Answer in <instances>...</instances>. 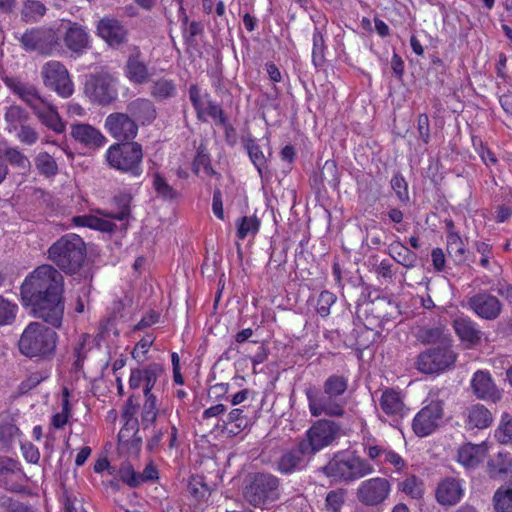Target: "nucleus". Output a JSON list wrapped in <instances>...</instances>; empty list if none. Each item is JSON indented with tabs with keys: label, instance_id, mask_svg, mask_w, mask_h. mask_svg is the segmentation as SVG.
Masks as SVG:
<instances>
[{
	"label": "nucleus",
	"instance_id": "1",
	"mask_svg": "<svg viewBox=\"0 0 512 512\" xmlns=\"http://www.w3.org/2000/svg\"><path fill=\"white\" fill-rule=\"evenodd\" d=\"M64 279L51 265L36 268L21 285V299L31 306L33 313L55 328L62 325L64 301L62 298Z\"/></svg>",
	"mask_w": 512,
	"mask_h": 512
},
{
	"label": "nucleus",
	"instance_id": "2",
	"mask_svg": "<svg viewBox=\"0 0 512 512\" xmlns=\"http://www.w3.org/2000/svg\"><path fill=\"white\" fill-rule=\"evenodd\" d=\"M348 388V379L343 375H330L323 383L322 391L314 386L306 388L305 395L312 416L342 417L345 413L344 394Z\"/></svg>",
	"mask_w": 512,
	"mask_h": 512
},
{
	"label": "nucleus",
	"instance_id": "3",
	"mask_svg": "<svg viewBox=\"0 0 512 512\" xmlns=\"http://www.w3.org/2000/svg\"><path fill=\"white\" fill-rule=\"evenodd\" d=\"M57 333L40 322L29 323L18 341L21 354L29 358L47 359L54 355Z\"/></svg>",
	"mask_w": 512,
	"mask_h": 512
},
{
	"label": "nucleus",
	"instance_id": "4",
	"mask_svg": "<svg viewBox=\"0 0 512 512\" xmlns=\"http://www.w3.org/2000/svg\"><path fill=\"white\" fill-rule=\"evenodd\" d=\"M48 258L63 272L75 274L86 258L85 243L76 234L63 235L48 249Z\"/></svg>",
	"mask_w": 512,
	"mask_h": 512
},
{
	"label": "nucleus",
	"instance_id": "5",
	"mask_svg": "<svg viewBox=\"0 0 512 512\" xmlns=\"http://www.w3.org/2000/svg\"><path fill=\"white\" fill-rule=\"evenodd\" d=\"M106 160L111 168L134 177H139L143 172V150L137 142L111 145L106 152Z\"/></svg>",
	"mask_w": 512,
	"mask_h": 512
},
{
	"label": "nucleus",
	"instance_id": "6",
	"mask_svg": "<svg viewBox=\"0 0 512 512\" xmlns=\"http://www.w3.org/2000/svg\"><path fill=\"white\" fill-rule=\"evenodd\" d=\"M373 471V467L367 461L353 454L335 455L324 467L327 477L344 482L362 478Z\"/></svg>",
	"mask_w": 512,
	"mask_h": 512
},
{
	"label": "nucleus",
	"instance_id": "7",
	"mask_svg": "<svg viewBox=\"0 0 512 512\" xmlns=\"http://www.w3.org/2000/svg\"><path fill=\"white\" fill-rule=\"evenodd\" d=\"M245 499L258 507L279 497V479L270 473H256L244 491Z\"/></svg>",
	"mask_w": 512,
	"mask_h": 512
},
{
	"label": "nucleus",
	"instance_id": "8",
	"mask_svg": "<svg viewBox=\"0 0 512 512\" xmlns=\"http://www.w3.org/2000/svg\"><path fill=\"white\" fill-rule=\"evenodd\" d=\"M341 434V425L333 420L320 419L307 430L306 437L301 440L306 449L314 455L331 445Z\"/></svg>",
	"mask_w": 512,
	"mask_h": 512
},
{
	"label": "nucleus",
	"instance_id": "9",
	"mask_svg": "<svg viewBox=\"0 0 512 512\" xmlns=\"http://www.w3.org/2000/svg\"><path fill=\"white\" fill-rule=\"evenodd\" d=\"M20 42L26 51H35L43 56L59 53L62 49L60 38L53 29H30L21 36Z\"/></svg>",
	"mask_w": 512,
	"mask_h": 512
},
{
	"label": "nucleus",
	"instance_id": "10",
	"mask_svg": "<svg viewBox=\"0 0 512 512\" xmlns=\"http://www.w3.org/2000/svg\"><path fill=\"white\" fill-rule=\"evenodd\" d=\"M455 360L456 355L450 345L437 346L420 353L415 367L424 374L439 373L450 367Z\"/></svg>",
	"mask_w": 512,
	"mask_h": 512
},
{
	"label": "nucleus",
	"instance_id": "11",
	"mask_svg": "<svg viewBox=\"0 0 512 512\" xmlns=\"http://www.w3.org/2000/svg\"><path fill=\"white\" fill-rule=\"evenodd\" d=\"M43 84L58 95L67 98L73 94V82L66 67L59 61L50 60L41 68Z\"/></svg>",
	"mask_w": 512,
	"mask_h": 512
},
{
	"label": "nucleus",
	"instance_id": "12",
	"mask_svg": "<svg viewBox=\"0 0 512 512\" xmlns=\"http://www.w3.org/2000/svg\"><path fill=\"white\" fill-rule=\"evenodd\" d=\"M85 93L91 101L108 105L117 98L116 80L107 73L91 75L85 83Z\"/></svg>",
	"mask_w": 512,
	"mask_h": 512
},
{
	"label": "nucleus",
	"instance_id": "13",
	"mask_svg": "<svg viewBox=\"0 0 512 512\" xmlns=\"http://www.w3.org/2000/svg\"><path fill=\"white\" fill-rule=\"evenodd\" d=\"M443 402L431 401L424 406L414 417L412 428L419 437H426L434 432L443 418Z\"/></svg>",
	"mask_w": 512,
	"mask_h": 512
},
{
	"label": "nucleus",
	"instance_id": "14",
	"mask_svg": "<svg viewBox=\"0 0 512 512\" xmlns=\"http://www.w3.org/2000/svg\"><path fill=\"white\" fill-rule=\"evenodd\" d=\"M104 127L118 141L131 142L138 133V125L129 113H112L105 119Z\"/></svg>",
	"mask_w": 512,
	"mask_h": 512
},
{
	"label": "nucleus",
	"instance_id": "15",
	"mask_svg": "<svg viewBox=\"0 0 512 512\" xmlns=\"http://www.w3.org/2000/svg\"><path fill=\"white\" fill-rule=\"evenodd\" d=\"M390 490L391 485L386 478L375 477L361 482L357 489V498L365 505L375 506L385 501Z\"/></svg>",
	"mask_w": 512,
	"mask_h": 512
},
{
	"label": "nucleus",
	"instance_id": "16",
	"mask_svg": "<svg viewBox=\"0 0 512 512\" xmlns=\"http://www.w3.org/2000/svg\"><path fill=\"white\" fill-rule=\"evenodd\" d=\"M163 371V367L157 363L149 364L143 368L132 369L129 378V387L131 389H138L143 385L145 398L155 396L152 393V389L155 387L159 377L163 374Z\"/></svg>",
	"mask_w": 512,
	"mask_h": 512
},
{
	"label": "nucleus",
	"instance_id": "17",
	"mask_svg": "<svg viewBox=\"0 0 512 512\" xmlns=\"http://www.w3.org/2000/svg\"><path fill=\"white\" fill-rule=\"evenodd\" d=\"M98 35L112 48H119L128 41V30L113 17L102 18L97 25Z\"/></svg>",
	"mask_w": 512,
	"mask_h": 512
},
{
	"label": "nucleus",
	"instance_id": "18",
	"mask_svg": "<svg viewBox=\"0 0 512 512\" xmlns=\"http://www.w3.org/2000/svg\"><path fill=\"white\" fill-rule=\"evenodd\" d=\"M468 304L479 317L486 320L498 318L502 311V303L499 299L486 292L472 296Z\"/></svg>",
	"mask_w": 512,
	"mask_h": 512
},
{
	"label": "nucleus",
	"instance_id": "19",
	"mask_svg": "<svg viewBox=\"0 0 512 512\" xmlns=\"http://www.w3.org/2000/svg\"><path fill=\"white\" fill-rule=\"evenodd\" d=\"M471 389L479 399L497 402L501 399L502 393L492 380L491 375L482 370L474 373L471 380Z\"/></svg>",
	"mask_w": 512,
	"mask_h": 512
},
{
	"label": "nucleus",
	"instance_id": "20",
	"mask_svg": "<svg viewBox=\"0 0 512 512\" xmlns=\"http://www.w3.org/2000/svg\"><path fill=\"white\" fill-rule=\"evenodd\" d=\"M126 77L135 84H144L151 76L148 65L143 59V54L138 46H134L125 64Z\"/></svg>",
	"mask_w": 512,
	"mask_h": 512
},
{
	"label": "nucleus",
	"instance_id": "21",
	"mask_svg": "<svg viewBox=\"0 0 512 512\" xmlns=\"http://www.w3.org/2000/svg\"><path fill=\"white\" fill-rule=\"evenodd\" d=\"M312 455L300 441L295 447L284 451L276 462L282 474H291L304 466L306 456Z\"/></svg>",
	"mask_w": 512,
	"mask_h": 512
},
{
	"label": "nucleus",
	"instance_id": "22",
	"mask_svg": "<svg viewBox=\"0 0 512 512\" xmlns=\"http://www.w3.org/2000/svg\"><path fill=\"white\" fill-rule=\"evenodd\" d=\"M3 82L14 94H16L32 109L38 103H44V98L40 96L35 85L25 82L19 77L13 76H5L3 78Z\"/></svg>",
	"mask_w": 512,
	"mask_h": 512
},
{
	"label": "nucleus",
	"instance_id": "23",
	"mask_svg": "<svg viewBox=\"0 0 512 512\" xmlns=\"http://www.w3.org/2000/svg\"><path fill=\"white\" fill-rule=\"evenodd\" d=\"M70 135L76 142L89 148H99L106 142L105 136L97 128L87 123L71 124Z\"/></svg>",
	"mask_w": 512,
	"mask_h": 512
},
{
	"label": "nucleus",
	"instance_id": "24",
	"mask_svg": "<svg viewBox=\"0 0 512 512\" xmlns=\"http://www.w3.org/2000/svg\"><path fill=\"white\" fill-rule=\"evenodd\" d=\"M436 500L443 506L457 504L463 496V488L460 480L447 477L441 480L435 492Z\"/></svg>",
	"mask_w": 512,
	"mask_h": 512
},
{
	"label": "nucleus",
	"instance_id": "25",
	"mask_svg": "<svg viewBox=\"0 0 512 512\" xmlns=\"http://www.w3.org/2000/svg\"><path fill=\"white\" fill-rule=\"evenodd\" d=\"M487 452L485 443H466L459 447L457 461L466 469H474L485 459Z\"/></svg>",
	"mask_w": 512,
	"mask_h": 512
},
{
	"label": "nucleus",
	"instance_id": "26",
	"mask_svg": "<svg viewBox=\"0 0 512 512\" xmlns=\"http://www.w3.org/2000/svg\"><path fill=\"white\" fill-rule=\"evenodd\" d=\"M486 472L493 480H506L512 475V456L509 452H499L492 456L486 465Z\"/></svg>",
	"mask_w": 512,
	"mask_h": 512
},
{
	"label": "nucleus",
	"instance_id": "27",
	"mask_svg": "<svg viewBox=\"0 0 512 512\" xmlns=\"http://www.w3.org/2000/svg\"><path fill=\"white\" fill-rule=\"evenodd\" d=\"M65 46L73 53L80 55L89 47V35L77 23H70L63 35Z\"/></svg>",
	"mask_w": 512,
	"mask_h": 512
},
{
	"label": "nucleus",
	"instance_id": "28",
	"mask_svg": "<svg viewBox=\"0 0 512 512\" xmlns=\"http://www.w3.org/2000/svg\"><path fill=\"white\" fill-rule=\"evenodd\" d=\"M127 112L135 122L139 121L142 125L150 124L157 116L153 102L146 98H137L129 102Z\"/></svg>",
	"mask_w": 512,
	"mask_h": 512
},
{
	"label": "nucleus",
	"instance_id": "29",
	"mask_svg": "<svg viewBox=\"0 0 512 512\" xmlns=\"http://www.w3.org/2000/svg\"><path fill=\"white\" fill-rule=\"evenodd\" d=\"M124 424L118 434V442L129 451H139L142 438L138 436V419H123Z\"/></svg>",
	"mask_w": 512,
	"mask_h": 512
},
{
	"label": "nucleus",
	"instance_id": "30",
	"mask_svg": "<svg viewBox=\"0 0 512 512\" xmlns=\"http://www.w3.org/2000/svg\"><path fill=\"white\" fill-rule=\"evenodd\" d=\"M34 113L37 115L39 120L57 133H61L65 129L64 123L61 121L57 111L52 107L45 99L44 103H38L33 108Z\"/></svg>",
	"mask_w": 512,
	"mask_h": 512
},
{
	"label": "nucleus",
	"instance_id": "31",
	"mask_svg": "<svg viewBox=\"0 0 512 512\" xmlns=\"http://www.w3.org/2000/svg\"><path fill=\"white\" fill-rule=\"evenodd\" d=\"M492 421L491 412L482 404H476L467 409V425L472 429L487 428Z\"/></svg>",
	"mask_w": 512,
	"mask_h": 512
},
{
	"label": "nucleus",
	"instance_id": "32",
	"mask_svg": "<svg viewBox=\"0 0 512 512\" xmlns=\"http://www.w3.org/2000/svg\"><path fill=\"white\" fill-rule=\"evenodd\" d=\"M223 424L228 434L237 435L249 426V418L243 409L235 408L228 413Z\"/></svg>",
	"mask_w": 512,
	"mask_h": 512
},
{
	"label": "nucleus",
	"instance_id": "33",
	"mask_svg": "<svg viewBox=\"0 0 512 512\" xmlns=\"http://www.w3.org/2000/svg\"><path fill=\"white\" fill-rule=\"evenodd\" d=\"M389 254L397 263L406 268H413L417 264V255L399 241L390 244Z\"/></svg>",
	"mask_w": 512,
	"mask_h": 512
},
{
	"label": "nucleus",
	"instance_id": "34",
	"mask_svg": "<svg viewBox=\"0 0 512 512\" xmlns=\"http://www.w3.org/2000/svg\"><path fill=\"white\" fill-rule=\"evenodd\" d=\"M454 328L457 335L464 341L471 344L477 343L481 338V331L475 322L469 318H458L454 321Z\"/></svg>",
	"mask_w": 512,
	"mask_h": 512
},
{
	"label": "nucleus",
	"instance_id": "35",
	"mask_svg": "<svg viewBox=\"0 0 512 512\" xmlns=\"http://www.w3.org/2000/svg\"><path fill=\"white\" fill-rule=\"evenodd\" d=\"M177 94V87L173 80L159 78L151 82L150 95L157 101L173 98Z\"/></svg>",
	"mask_w": 512,
	"mask_h": 512
},
{
	"label": "nucleus",
	"instance_id": "36",
	"mask_svg": "<svg viewBox=\"0 0 512 512\" xmlns=\"http://www.w3.org/2000/svg\"><path fill=\"white\" fill-rule=\"evenodd\" d=\"M47 12V8L40 0H23L20 15L27 23L39 21Z\"/></svg>",
	"mask_w": 512,
	"mask_h": 512
},
{
	"label": "nucleus",
	"instance_id": "37",
	"mask_svg": "<svg viewBox=\"0 0 512 512\" xmlns=\"http://www.w3.org/2000/svg\"><path fill=\"white\" fill-rule=\"evenodd\" d=\"M21 431L12 420L0 422V444L3 449L10 450L16 443H20Z\"/></svg>",
	"mask_w": 512,
	"mask_h": 512
},
{
	"label": "nucleus",
	"instance_id": "38",
	"mask_svg": "<svg viewBox=\"0 0 512 512\" xmlns=\"http://www.w3.org/2000/svg\"><path fill=\"white\" fill-rule=\"evenodd\" d=\"M38 173L45 178H53L59 173L56 159L47 152H39L34 158Z\"/></svg>",
	"mask_w": 512,
	"mask_h": 512
},
{
	"label": "nucleus",
	"instance_id": "39",
	"mask_svg": "<svg viewBox=\"0 0 512 512\" xmlns=\"http://www.w3.org/2000/svg\"><path fill=\"white\" fill-rule=\"evenodd\" d=\"M380 407L388 415H397L403 410L404 404L398 392L388 389L382 393Z\"/></svg>",
	"mask_w": 512,
	"mask_h": 512
},
{
	"label": "nucleus",
	"instance_id": "40",
	"mask_svg": "<svg viewBox=\"0 0 512 512\" xmlns=\"http://www.w3.org/2000/svg\"><path fill=\"white\" fill-rule=\"evenodd\" d=\"M447 251L457 264L466 260V248L461 237L456 233L447 236Z\"/></svg>",
	"mask_w": 512,
	"mask_h": 512
},
{
	"label": "nucleus",
	"instance_id": "41",
	"mask_svg": "<svg viewBox=\"0 0 512 512\" xmlns=\"http://www.w3.org/2000/svg\"><path fill=\"white\" fill-rule=\"evenodd\" d=\"M244 147L248 152L249 158L257 168L259 174H262L263 169L266 167V157L261 150L260 146L255 142L254 139L248 137L243 140Z\"/></svg>",
	"mask_w": 512,
	"mask_h": 512
},
{
	"label": "nucleus",
	"instance_id": "42",
	"mask_svg": "<svg viewBox=\"0 0 512 512\" xmlns=\"http://www.w3.org/2000/svg\"><path fill=\"white\" fill-rule=\"evenodd\" d=\"M419 339L423 343H437L440 342L439 346L449 345L450 339L445 333V329L443 327H434V328H423L419 331L418 334Z\"/></svg>",
	"mask_w": 512,
	"mask_h": 512
},
{
	"label": "nucleus",
	"instance_id": "43",
	"mask_svg": "<svg viewBox=\"0 0 512 512\" xmlns=\"http://www.w3.org/2000/svg\"><path fill=\"white\" fill-rule=\"evenodd\" d=\"M29 115L20 106L12 105L7 108L5 113V120L8 123L9 131L16 130L28 121Z\"/></svg>",
	"mask_w": 512,
	"mask_h": 512
},
{
	"label": "nucleus",
	"instance_id": "44",
	"mask_svg": "<svg viewBox=\"0 0 512 512\" xmlns=\"http://www.w3.org/2000/svg\"><path fill=\"white\" fill-rule=\"evenodd\" d=\"M156 403V396H149L148 398H145L141 411V423L144 428L154 424L157 420L159 409Z\"/></svg>",
	"mask_w": 512,
	"mask_h": 512
},
{
	"label": "nucleus",
	"instance_id": "45",
	"mask_svg": "<svg viewBox=\"0 0 512 512\" xmlns=\"http://www.w3.org/2000/svg\"><path fill=\"white\" fill-rule=\"evenodd\" d=\"M2 154L12 166L21 169L23 172L29 171L31 167L30 160L17 148H6Z\"/></svg>",
	"mask_w": 512,
	"mask_h": 512
},
{
	"label": "nucleus",
	"instance_id": "46",
	"mask_svg": "<svg viewBox=\"0 0 512 512\" xmlns=\"http://www.w3.org/2000/svg\"><path fill=\"white\" fill-rule=\"evenodd\" d=\"M17 312V304L0 295V326L13 324Z\"/></svg>",
	"mask_w": 512,
	"mask_h": 512
},
{
	"label": "nucleus",
	"instance_id": "47",
	"mask_svg": "<svg viewBox=\"0 0 512 512\" xmlns=\"http://www.w3.org/2000/svg\"><path fill=\"white\" fill-rule=\"evenodd\" d=\"M493 502L495 512H512V488H499L493 496Z\"/></svg>",
	"mask_w": 512,
	"mask_h": 512
},
{
	"label": "nucleus",
	"instance_id": "48",
	"mask_svg": "<svg viewBox=\"0 0 512 512\" xmlns=\"http://www.w3.org/2000/svg\"><path fill=\"white\" fill-rule=\"evenodd\" d=\"M260 222L255 216H244L238 220L237 236L239 239H245L248 235L256 234L259 230Z\"/></svg>",
	"mask_w": 512,
	"mask_h": 512
},
{
	"label": "nucleus",
	"instance_id": "49",
	"mask_svg": "<svg viewBox=\"0 0 512 512\" xmlns=\"http://www.w3.org/2000/svg\"><path fill=\"white\" fill-rule=\"evenodd\" d=\"M120 479L129 487L135 488L141 485L140 473L136 472L129 462H124L119 467Z\"/></svg>",
	"mask_w": 512,
	"mask_h": 512
},
{
	"label": "nucleus",
	"instance_id": "50",
	"mask_svg": "<svg viewBox=\"0 0 512 512\" xmlns=\"http://www.w3.org/2000/svg\"><path fill=\"white\" fill-rule=\"evenodd\" d=\"M379 337V333L366 326L355 329V340L359 349H366Z\"/></svg>",
	"mask_w": 512,
	"mask_h": 512
},
{
	"label": "nucleus",
	"instance_id": "51",
	"mask_svg": "<svg viewBox=\"0 0 512 512\" xmlns=\"http://www.w3.org/2000/svg\"><path fill=\"white\" fill-rule=\"evenodd\" d=\"M153 188L157 195L163 199L172 200L177 196L174 188L168 184L166 179L160 173H155L153 176Z\"/></svg>",
	"mask_w": 512,
	"mask_h": 512
},
{
	"label": "nucleus",
	"instance_id": "52",
	"mask_svg": "<svg viewBox=\"0 0 512 512\" xmlns=\"http://www.w3.org/2000/svg\"><path fill=\"white\" fill-rule=\"evenodd\" d=\"M0 512H34L31 506H28L7 495L0 496Z\"/></svg>",
	"mask_w": 512,
	"mask_h": 512
},
{
	"label": "nucleus",
	"instance_id": "53",
	"mask_svg": "<svg viewBox=\"0 0 512 512\" xmlns=\"http://www.w3.org/2000/svg\"><path fill=\"white\" fill-rule=\"evenodd\" d=\"M74 222L79 226L89 227L101 231H108L111 225L108 221L102 220L95 216L87 215L75 217Z\"/></svg>",
	"mask_w": 512,
	"mask_h": 512
},
{
	"label": "nucleus",
	"instance_id": "54",
	"mask_svg": "<svg viewBox=\"0 0 512 512\" xmlns=\"http://www.w3.org/2000/svg\"><path fill=\"white\" fill-rule=\"evenodd\" d=\"M336 297L329 291H322L317 300L316 310L322 317L330 313L331 306L335 303Z\"/></svg>",
	"mask_w": 512,
	"mask_h": 512
},
{
	"label": "nucleus",
	"instance_id": "55",
	"mask_svg": "<svg viewBox=\"0 0 512 512\" xmlns=\"http://www.w3.org/2000/svg\"><path fill=\"white\" fill-rule=\"evenodd\" d=\"M391 187L402 203H407L409 201L407 182L401 175L397 174L393 176L391 179Z\"/></svg>",
	"mask_w": 512,
	"mask_h": 512
},
{
	"label": "nucleus",
	"instance_id": "56",
	"mask_svg": "<svg viewBox=\"0 0 512 512\" xmlns=\"http://www.w3.org/2000/svg\"><path fill=\"white\" fill-rule=\"evenodd\" d=\"M115 202L119 207V212L115 215V218L122 221L126 219L130 214V203L132 196L127 193H121L115 196Z\"/></svg>",
	"mask_w": 512,
	"mask_h": 512
},
{
	"label": "nucleus",
	"instance_id": "57",
	"mask_svg": "<svg viewBox=\"0 0 512 512\" xmlns=\"http://www.w3.org/2000/svg\"><path fill=\"white\" fill-rule=\"evenodd\" d=\"M497 437L503 444L512 442V417L505 415L497 430Z\"/></svg>",
	"mask_w": 512,
	"mask_h": 512
},
{
	"label": "nucleus",
	"instance_id": "58",
	"mask_svg": "<svg viewBox=\"0 0 512 512\" xmlns=\"http://www.w3.org/2000/svg\"><path fill=\"white\" fill-rule=\"evenodd\" d=\"M344 503V491L333 490L326 496V508L331 512H339Z\"/></svg>",
	"mask_w": 512,
	"mask_h": 512
},
{
	"label": "nucleus",
	"instance_id": "59",
	"mask_svg": "<svg viewBox=\"0 0 512 512\" xmlns=\"http://www.w3.org/2000/svg\"><path fill=\"white\" fill-rule=\"evenodd\" d=\"M400 489L413 498H417L421 494V488L415 476H409L403 480L400 483Z\"/></svg>",
	"mask_w": 512,
	"mask_h": 512
},
{
	"label": "nucleus",
	"instance_id": "60",
	"mask_svg": "<svg viewBox=\"0 0 512 512\" xmlns=\"http://www.w3.org/2000/svg\"><path fill=\"white\" fill-rule=\"evenodd\" d=\"M189 98L190 101L196 110L197 118L201 121H205L203 115L205 113L202 103H201V96H200V89L197 85H191L189 88Z\"/></svg>",
	"mask_w": 512,
	"mask_h": 512
},
{
	"label": "nucleus",
	"instance_id": "61",
	"mask_svg": "<svg viewBox=\"0 0 512 512\" xmlns=\"http://www.w3.org/2000/svg\"><path fill=\"white\" fill-rule=\"evenodd\" d=\"M206 113L217 123L220 125H226L227 118L224 114L222 108L214 103L213 101H207V109Z\"/></svg>",
	"mask_w": 512,
	"mask_h": 512
},
{
	"label": "nucleus",
	"instance_id": "62",
	"mask_svg": "<svg viewBox=\"0 0 512 512\" xmlns=\"http://www.w3.org/2000/svg\"><path fill=\"white\" fill-rule=\"evenodd\" d=\"M184 25V37L187 42H192L196 36L203 32V25L200 22H188V19L185 18Z\"/></svg>",
	"mask_w": 512,
	"mask_h": 512
},
{
	"label": "nucleus",
	"instance_id": "63",
	"mask_svg": "<svg viewBox=\"0 0 512 512\" xmlns=\"http://www.w3.org/2000/svg\"><path fill=\"white\" fill-rule=\"evenodd\" d=\"M19 128L17 136L22 143L32 145L37 141L38 134L32 127L25 123Z\"/></svg>",
	"mask_w": 512,
	"mask_h": 512
},
{
	"label": "nucleus",
	"instance_id": "64",
	"mask_svg": "<svg viewBox=\"0 0 512 512\" xmlns=\"http://www.w3.org/2000/svg\"><path fill=\"white\" fill-rule=\"evenodd\" d=\"M21 450L24 458L33 464L38 463L40 459L39 450L32 443H21Z\"/></svg>",
	"mask_w": 512,
	"mask_h": 512
}]
</instances>
